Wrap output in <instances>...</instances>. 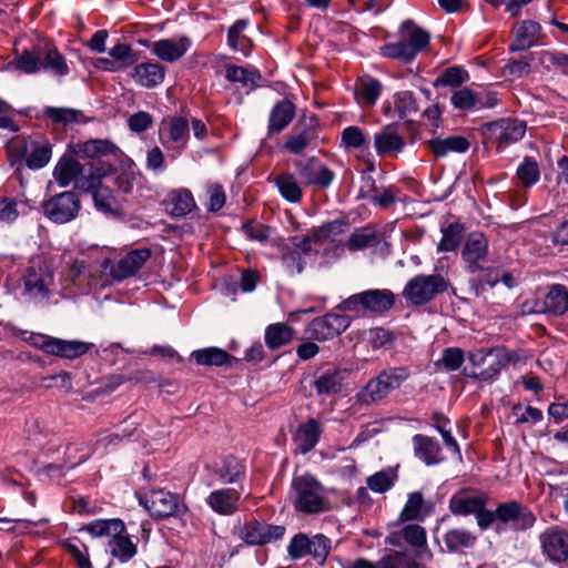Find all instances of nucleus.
Returning <instances> with one entry per match:
<instances>
[{"label": "nucleus", "mask_w": 568, "mask_h": 568, "mask_svg": "<svg viewBox=\"0 0 568 568\" xmlns=\"http://www.w3.org/2000/svg\"><path fill=\"white\" fill-rule=\"evenodd\" d=\"M316 116L301 119L287 135L284 149L292 154H302L317 139Z\"/></svg>", "instance_id": "dca6fc26"}, {"label": "nucleus", "mask_w": 568, "mask_h": 568, "mask_svg": "<svg viewBox=\"0 0 568 568\" xmlns=\"http://www.w3.org/2000/svg\"><path fill=\"white\" fill-rule=\"evenodd\" d=\"M81 210V201L77 193L64 191L42 202L43 215L55 224L73 221Z\"/></svg>", "instance_id": "9b49d317"}, {"label": "nucleus", "mask_w": 568, "mask_h": 568, "mask_svg": "<svg viewBox=\"0 0 568 568\" xmlns=\"http://www.w3.org/2000/svg\"><path fill=\"white\" fill-rule=\"evenodd\" d=\"M347 224L344 221L335 220L323 224L313 232L315 243L334 241V237L345 232Z\"/></svg>", "instance_id": "e2e57ef3"}, {"label": "nucleus", "mask_w": 568, "mask_h": 568, "mask_svg": "<svg viewBox=\"0 0 568 568\" xmlns=\"http://www.w3.org/2000/svg\"><path fill=\"white\" fill-rule=\"evenodd\" d=\"M294 165L306 185L327 189L335 179V173L315 156L306 161H295Z\"/></svg>", "instance_id": "f3484780"}, {"label": "nucleus", "mask_w": 568, "mask_h": 568, "mask_svg": "<svg viewBox=\"0 0 568 568\" xmlns=\"http://www.w3.org/2000/svg\"><path fill=\"white\" fill-rule=\"evenodd\" d=\"M443 236L437 245L438 252L455 251L463 240L464 226L460 223H450L442 229Z\"/></svg>", "instance_id": "864d4df0"}, {"label": "nucleus", "mask_w": 568, "mask_h": 568, "mask_svg": "<svg viewBox=\"0 0 568 568\" xmlns=\"http://www.w3.org/2000/svg\"><path fill=\"white\" fill-rule=\"evenodd\" d=\"M448 286V280L440 274H420L406 283L403 295L413 305L422 306L433 301L438 294L446 292Z\"/></svg>", "instance_id": "6e6552de"}, {"label": "nucleus", "mask_w": 568, "mask_h": 568, "mask_svg": "<svg viewBox=\"0 0 568 568\" xmlns=\"http://www.w3.org/2000/svg\"><path fill=\"white\" fill-rule=\"evenodd\" d=\"M108 549L110 555L121 562L130 561L138 552L136 544L132 541L125 528L109 539Z\"/></svg>", "instance_id": "f704fd0d"}, {"label": "nucleus", "mask_w": 568, "mask_h": 568, "mask_svg": "<svg viewBox=\"0 0 568 568\" xmlns=\"http://www.w3.org/2000/svg\"><path fill=\"white\" fill-rule=\"evenodd\" d=\"M490 353V357H494V361L488 365V367L479 372L471 371L469 373H465L466 376L481 382H493L498 377L501 369L510 362L518 361V355L515 352H510L505 346L491 347Z\"/></svg>", "instance_id": "aec40b11"}, {"label": "nucleus", "mask_w": 568, "mask_h": 568, "mask_svg": "<svg viewBox=\"0 0 568 568\" xmlns=\"http://www.w3.org/2000/svg\"><path fill=\"white\" fill-rule=\"evenodd\" d=\"M274 183L283 199L290 203H300L303 197L302 187L293 173L285 172L274 179Z\"/></svg>", "instance_id": "79ce46f5"}, {"label": "nucleus", "mask_w": 568, "mask_h": 568, "mask_svg": "<svg viewBox=\"0 0 568 568\" xmlns=\"http://www.w3.org/2000/svg\"><path fill=\"white\" fill-rule=\"evenodd\" d=\"M498 524L514 531L531 529L536 521V515L527 506L517 500L500 503L497 505Z\"/></svg>", "instance_id": "ddd939ff"}, {"label": "nucleus", "mask_w": 568, "mask_h": 568, "mask_svg": "<svg viewBox=\"0 0 568 568\" xmlns=\"http://www.w3.org/2000/svg\"><path fill=\"white\" fill-rule=\"evenodd\" d=\"M331 551V539L323 534L308 537L305 534H296L287 546V552L292 559H301L311 556L322 566Z\"/></svg>", "instance_id": "9d476101"}, {"label": "nucleus", "mask_w": 568, "mask_h": 568, "mask_svg": "<svg viewBox=\"0 0 568 568\" xmlns=\"http://www.w3.org/2000/svg\"><path fill=\"white\" fill-rule=\"evenodd\" d=\"M344 376L339 369H327L315 381L314 387L318 395H333L341 392Z\"/></svg>", "instance_id": "a18cd8bd"}, {"label": "nucleus", "mask_w": 568, "mask_h": 568, "mask_svg": "<svg viewBox=\"0 0 568 568\" xmlns=\"http://www.w3.org/2000/svg\"><path fill=\"white\" fill-rule=\"evenodd\" d=\"M92 195L97 210L104 213H111L115 210L116 200L113 191L109 186L102 184L92 192Z\"/></svg>", "instance_id": "69168bd1"}, {"label": "nucleus", "mask_w": 568, "mask_h": 568, "mask_svg": "<svg viewBox=\"0 0 568 568\" xmlns=\"http://www.w3.org/2000/svg\"><path fill=\"white\" fill-rule=\"evenodd\" d=\"M197 365L203 366H223L230 363L231 355L224 349L217 347H206L192 353Z\"/></svg>", "instance_id": "8fccbe9b"}, {"label": "nucleus", "mask_w": 568, "mask_h": 568, "mask_svg": "<svg viewBox=\"0 0 568 568\" xmlns=\"http://www.w3.org/2000/svg\"><path fill=\"white\" fill-rule=\"evenodd\" d=\"M395 294L387 288H374L356 293L344 300L337 308L346 312H367L382 315L393 308Z\"/></svg>", "instance_id": "0eeeda50"}, {"label": "nucleus", "mask_w": 568, "mask_h": 568, "mask_svg": "<svg viewBox=\"0 0 568 568\" xmlns=\"http://www.w3.org/2000/svg\"><path fill=\"white\" fill-rule=\"evenodd\" d=\"M465 362V353L459 347H447L443 351L442 357L437 365L446 372H455L459 369Z\"/></svg>", "instance_id": "680f3d73"}, {"label": "nucleus", "mask_w": 568, "mask_h": 568, "mask_svg": "<svg viewBox=\"0 0 568 568\" xmlns=\"http://www.w3.org/2000/svg\"><path fill=\"white\" fill-rule=\"evenodd\" d=\"M394 106L400 119H406L418 111V103L412 91H400L395 93Z\"/></svg>", "instance_id": "13d9d810"}, {"label": "nucleus", "mask_w": 568, "mask_h": 568, "mask_svg": "<svg viewBox=\"0 0 568 568\" xmlns=\"http://www.w3.org/2000/svg\"><path fill=\"white\" fill-rule=\"evenodd\" d=\"M415 456L427 466L439 464L444 457L439 443L428 436L417 434L413 437Z\"/></svg>", "instance_id": "cd10ccee"}, {"label": "nucleus", "mask_w": 568, "mask_h": 568, "mask_svg": "<svg viewBox=\"0 0 568 568\" xmlns=\"http://www.w3.org/2000/svg\"><path fill=\"white\" fill-rule=\"evenodd\" d=\"M409 377L410 371L407 367L385 368L357 393V400L364 405L378 403L399 388Z\"/></svg>", "instance_id": "39448f33"}, {"label": "nucleus", "mask_w": 568, "mask_h": 568, "mask_svg": "<svg viewBox=\"0 0 568 568\" xmlns=\"http://www.w3.org/2000/svg\"><path fill=\"white\" fill-rule=\"evenodd\" d=\"M382 568H418L416 560L408 554L393 551L381 559Z\"/></svg>", "instance_id": "774afa93"}, {"label": "nucleus", "mask_w": 568, "mask_h": 568, "mask_svg": "<svg viewBox=\"0 0 568 568\" xmlns=\"http://www.w3.org/2000/svg\"><path fill=\"white\" fill-rule=\"evenodd\" d=\"M377 242V233L373 226L366 225L355 229L349 235L346 247L351 252L362 251L368 247H374Z\"/></svg>", "instance_id": "de8ad7c7"}, {"label": "nucleus", "mask_w": 568, "mask_h": 568, "mask_svg": "<svg viewBox=\"0 0 568 568\" xmlns=\"http://www.w3.org/2000/svg\"><path fill=\"white\" fill-rule=\"evenodd\" d=\"M450 103L457 110L469 111L493 108L496 104V99L489 98V101H484L481 93L464 87L452 93Z\"/></svg>", "instance_id": "393cba45"}, {"label": "nucleus", "mask_w": 568, "mask_h": 568, "mask_svg": "<svg viewBox=\"0 0 568 568\" xmlns=\"http://www.w3.org/2000/svg\"><path fill=\"white\" fill-rule=\"evenodd\" d=\"M8 151L16 161L24 159L31 170L44 168L52 156L51 144L40 135L17 136L10 142Z\"/></svg>", "instance_id": "423d86ee"}, {"label": "nucleus", "mask_w": 568, "mask_h": 568, "mask_svg": "<svg viewBox=\"0 0 568 568\" xmlns=\"http://www.w3.org/2000/svg\"><path fill=\"white\" fill-rule=\"evenodd\" d=\"M429 33L408 19L399 26L398 40L385 43L381 52L386 58L410 63L429 45Z\"/></svg>", "instance_id": "20e7f679"}, {"label": "nucleus", "mask_w": 568, "mask_h": 568, "mask_svg": "<svg viewBox=\"0 0 568 568\" xmlns=\"http://www.w3.org/2000/svg\"><path fill=\"white\" fill-rule=\"evenodd\" d=\"M168 205L172 215L184 216L195 207V201L191 191L179 189L169 193Z\"/></svg>", "instance_id": "37998d69"}, {"label": "nucleus", "mask_w": 568, "mask_h": 568, "mask_svg": "<svg viewBox=\"0 0 568 568\" xmlns=\"http://www.w3.org/2000/svg\"><path fill=\"white\" fill-rule=\"evenodd\" d=\"M78 148V153L88 158L104 156L116 151V146L111 141L100 139L89 140Z\"/></svg>", "instance_id": "4d7b16f0"}, {"label": "nucleus", "mask_w": 568, "mask_h": 568, "mask_svg": "<svg viewBox=\"0 0 568 568\" xmlns=\"http://www.w3.org/2000/svg\"><path fill=\"white\" fill-rule=\"evenodd\" d=\"M241 491L235 488H220L206 497V505L217 515L231 516L239 509Z\"/></svg>", "instance_id": "4be33fe9"}, {"label": "nucleus", "mask_w": 568, "mask_h": 568, "mask_svg": "<svg viewBox=\"0 0 568 568\" xmlns=\"http://www.w3.org/2000/svg\"><path fill=\"white\" fill-rule=\"evenodd\" d=\"M41 70L57 77H64L70 71L64 57L57 49H49L43 59L41 58Z\"/></svg>", "instance_id": "6e6d98bb"}, {"label": "nucleus", "mask_w": 568, "mask_h": 568, "mask_svg": "<svg viewBox=\"0 0 568 568\" xmlns=\"http://www.w3.org/2000/svg\"><path fill=\"white\" fill-rule=\"evenodd\" d=\"M284 534V526L251 521L243 526L240 536L250 546H261L282 539Z\"/></svg>", "instance_id": "a211bd4d"}, {"label": "nucleus", "mask_w": 568, "mask_h": 568, "mask_svg": "<svg viewBox=\"0 0 568 568\" xmlns=\"http://www.w3.org/2000/svg\"><path fill=\"white\" fill-rule=\"evenodd\" d=\"M250 26L248 19H240L235 21L227 30V44L234 50L247 55L252 49V40L244 34Z\"/></svg>", "instance_id": "58836bf2"}, {"label": "nucleus", "mask_w": 568, "mask_h": 568, "mask_svg": "<svg viewBox=\"0 0 568 568\" xmlns=\"http://www.w3.org/2000/svg\"><path fill=\"white\" fill-rule=\"evenodd\" d=\"M290 499L294 509L305 515H317L329 508L325 487L310 474L292 479Z\"/></svg>", "instance_id": "7ed1b4c3"}, {"label": "nucleus", "mask_w": 568, "mask_h": 568, "mask_svg": "<svg viewBox=\"0 0 568 568\" xmlns=\"http://www.w3.org/2000/svg\"><path fill=\"white\" fill-rule=\"evenodd\" d=\"M425 501L422 493L414 491L408 498L399 514L400 521L422 520L424 518Z\"/></svg>", "instance_id": "603ef678"}, {"label": "nucleus", "mask_w": 568, "mask_h": 568, "mask_svg": "<svg viewBox=\"0 0 568 568\" xmlns=\"http://www.w3.org/2000/svg\"><path fill=\"white\" fill-rule=\"evenodd\" d=\"M486 495H470L466 491H458L449 499V510L457 516H469L477 514L481 507L487 505Z\"/></svg>", "instance_id": "bb28decb"}, {"label": "nucleus", "mask_w": 568, "mask_h": 568, "mask_svg": "<svg viewBox=\"0 0 568 568\" xmlns=\"http://www.w3.org/2000/svg\"><path fill=\"white\" fill-rule=\"evenodd\" d=\"M190 122L184 116L163 119L159 125V141L172 159L179 158L187 148Z\"/></svg>", "instance_id": "1a4fd4ad"}, {"label": "nucleus", "mask_w": 568, "mask_h": 568, "mask_svg": "<svg viewBox=\"0 0 568 568\" xmlns=\"http://www.w3.org/2000/svg\"><path fill=\"white\" fill-rule=\"evenodd\" d=\"M105 178L106 170L101 164L93 162L84 163L74 186L79 191L92 193L103 184Z\"/></svg>", "instance_id": "7c9ffc66"}, {"label": "nucleus", "mask_w": 568, "mask_h": 568, "mask_svg": "<svg viewBox=\"0 0 568 568\" xmlns=\"http://www.w3.org/2000/svg\"><path fill=\"white\" fill-rule=\"evenodd\" d=\"M488 255V240L483 233L468 235L462 250V258L466 270L473 275L469 280L470 288L479 295L486 285L495 286L499 282V270L486 265Z\"/></svg>", "instance_id": "f257e3e1"}, {"label": "nucleus", "mask_w": 568, "mask_h": 568, "mask_svg": "<svg viewBox=\"0 0 568 568\" xmlns=\"http://www.w3.org/2000/svg\"><path fill=\"white\" fill-rule=\"evenodd\" d=\"M540 63L547 69H559L568 74V54L558 51H542L539 54Z\"/></svg>", "instance_id": "338daca9"}, {"label": "nucleus", "mask_w": 568, "mask_h": 568, "mask_svg": "<svg viewBox=\"0 0 568 568\" xmlns=\"http://www.w3.org/2000/svg\"><path fill=\"white\" fill-rule=\"evenodd\" d=\"M540 551L544 558L554 564L568 562V528L554 525L540 532Z\"/></svg>", "instance_id": "f8f14e48"}, {"label": "nucleus", "mask_w": 568, "mask_h": 568, "mask_svg": "<svg viewBox=\"0 0 568 568\" xmlns=\"http://www.w3.org/2000/svg\"><path fill=\"white\" fill-rule=\"evenodd\" d=\"M526 132V125L519 120H501L494 124V134L499 146L515 143L523 139Z\"/></svg>", "instance_id": "473e14b6"}, {"label": "nucleus", "mask_w": 568, "mask_h": 568, "mask_svg": "<svg viewBox=\"0 0 568 568\" xmlns=\"http://www.w3.org/2000/svg\"><path fill=\"white\" fill-rule=\"evenodd\" d=\"M213 474L220 483L233 484L245 475V466L242 460L227 456L222 459L221 464L214 467Z\"/></svg>", "instance_id": "e433bc0d"}, {"label": "nucleus", "mask_w": 568, "mask_h": 568, "mask_svg": "<svg viewBox=\"0 0 568 568\" xmlns=\"http://www.w3.org/2000/svg\"><path fill=\"white\" fill-rule=\"evenodd\" d=\"M281 262L284 268L291 274H300L303 272L305 266V260L301 255V252L291 247L285 246L282 250Z\"/></svg>", "instance_id": "0e129e2a"}, {"label": "nucleus", "mask_w": 568, "mask_h": 568, "mask_svg": "<svg viewBox=\"0 0 568 568\" xmlns=\"http://www.w3.org/2000/svg\"><path fill=\"white\" fill-rule=\"evenodd\" d=\"M82 164L71 155H63L59 159L53 169V178L59 186L67 187L77 183L81 174Z\"/></svg>", "instance_id": "2f4dec72"}, {"label": "nucleus", "mask_w": 568, "mask_h": 568, "mask_svg": "<svg viewBox=\"0 0 568 568\" xmlns=\"http://www.w3.org/2000/svg\"><path fill=\"white\" fill-rule=\"evenodd\" d=\"M295 114L296 106L292 101L283 99L276 102L270 112L267 136L284 131L292 123Z\"/></svg>", "instance_id": "b1692460"}, {"label": "nucleus", "mask_w": 568, "mask_h": 568, "mask_svg": "<svg viewBox=\"0 0 568 568\" xmlns=\"http://www.w3.org/2000/svg\"><path fill=\"white\" fill-rule=\"evenodd\" d=\"M192 41L186 36L160 39L150 45V51L164 62L173 63L180 60L191 48Z\"/></svg>", "instance_id": "6ab92c4d"}, {"label": "nucleus", "mask_w": 568, "mask_h": 568, "mask_svg": "<svg viewBox=\"0 0 568 568\" xmlns=\"http://www.w3.org/2000/svg\"><path fill=\"white\" fill-rule=\"evenodd\" d=\"M225 78L231 82L240 83L247 91L258 87L262 75L256 68L229 65L225 71Z\"/></svg>", "instance_id": "4c0bfd02"}, {"label": "nucleus", "mask_w": 568, "mask_h": 568, "mask_svg": "<svg viewBox=\"0 0 568 568\" xmlns=\"http://www.w3.org/2000/svg\"><path fill=\"white\" fill-rule=\"evenodd\" d=\"M516 175L524 186H532L539 180V166L535 160L530 158H525L524 161L518 166Z\"/></svg>", "instance_id": "052dcab7"}, {"label": "nucleus", "mask_w": 568, "mask_h": 568, "mask_svg": "<svg viewBox=\"0 0 568 568\" xmlns=\"http://www.w3.org/2000/svg\"><path fill=\"white\" fill-rule=\"evenodd\" d=\"M43 114L54 123L70 124L88 122L82 111L71 108L47 106Z\"/></svg>", "instance_id": "3c124183"}, {"label": "nucleus", "mask_w": 568, "mask_h": 568, "mask_svg": "<svg viewBox=\"0 0 568 568\" xmlns=\"http://www.w3.org/2000/svg\"><path fill=\"white\" fill-rule=\"evenodd\" d=\"M477 536L464 528H454L444 535V542L449 552H458L471 548L476 544Z\"/></svg>", "instance_id": "c03bdc74"}, {"label": "nucleus", "mask_w": 568, "mask_h": 568, "mask_svg": "<svg viewBox=\"0 0 568 568\" xmlns=\"http://www.w3.org/2000/svg\"><path fill=\"white\" fill-rule=\"evenodd\" d=\"M294 331L285 323L270 324L265 328L264 339L271 351L287 345L293 339Z\"/></svg>", "instance_id": "a19ab883"}, {"label": "nucleus", "mask_w": 568, "mask_h": 568, "mask_svg": "<svg viewBox=\"0 0 568 568\" xmlns=\"http://www.w3.org/2000/svg\"><path fill=\"white\" fill-rule=\"evenodd\" d=\"M351 325V317L344 314L327 313L314 318L308 327V335L317 341H328L342 334Z\"/></svg>", "instance_id": "2eb2a0df"}, {"label": "nucleus", "mask_w": 568, "mask_h": 568, "mask_svg": "<svg viewBox=\"0 0 568 568\" xmlns=\"http://www.w3.org/2000/svg\"><path fill=\"white\" fill-rule=\"evenodd\" d=\"M397 479V475L392 469H385L375 473L366 480L367 487L374 493H385L389 490Z\"/></svg>", "instance_id": "bf43d9fd"}, {"label": "nucleus", "mask_w": 568, "mask_h": 568, "mask_svg": "<svg viewBox=\"0 0 568 568\" xmlns=\"http://www.w3.org/2000/svg\"><path fill=\"white\" fill-rule=\"evenodd\" d=\"M21 295L29 302L48 305L57 292L55 275L52 264L42 255L30 260L22 271Z\"/></svg>", "instance_id": "f03ea898"}, {"label": "nucleus", "mask_w": 568, "mask_h": 568, "mask_svg": "<svg viewBox=\"0 0 568 568\" xmlns=\"http://www.w3.org/2000/svg\"><path fill=\"white\" fill-rule=\"evenodd\" d=\"M428 148L436 158H444L453 152L465 153L469 149V142L462 135L435 138L428 141Z\"/></svg>", "instance_id": "c9c22d12"}, {"label": "nucleus", "mask_w": 568, "mask_h": 568, "mask_svg": "<svg viewBox=\"0 0 568 568\" xmlns=\"http://www.w3.org/2000/svg\"><path fill=\"white\" fill-rule=\"evenodd\" d=\"M514 41L509 45L511 52L524 51L538 44L541 37V27L532 20H524L514 30Z\"/></svg>", "instance_id": "5701e85b"}, {"label": "nucleus", "mask_w": 568, "mask_h": 568, "mask_svg": "<svg viewBox=\"0 0 568 568\" xmlns=\"http://www.w3.org/2000/svg\"><path fill=\"white\" fill-rule=\"evenodd\" d=\"M165 68L159 62H142L131 71V78L140 87L153 89L164 81Z\"/></svg>", "instance_id": "a878e982"}, {"label": "nucleus", "mask_w": 568, "mask_h": 568, "mask_svg": "<svg viewBox=\"0 0 568 568\" xmlns=\"http://www.w3.org/2000/svg\"><path fill=\"white\" fill-rule=\"evenodd\" d=\"M321 434V425L315 418L301 424L293 437L298 452L302 454L311 452L317 445Z\"/></svg>", "instance_id": "c756f323"}, {"label": "nucleus", "mask_w": 568, "mask_h": 568, "mask_svg": "<svg viewBox=\"0 0 568 568\" xmlns=\"http://www.w3.org/2000/svg\"><path fill=\"white\" fill-rule=\"evenodd\" d=\"M91 347L90 343L53 337L49 344L48 354L65 359H75L87 354Z\"/></svg>", "instance_id": "c85d7f7f"}, {"label": "nucleus", "mask_w": 568, "mask_h": 568, "mask_svg": "<svg viewBox=\"0 0 568 568\" xmlns=\"http://www.w3.org/2000/svg\"><path fill=\"white\" fill-rule=\"evenodd\" d=\"M382 93V83L377 79H365L357 84L355 98L363 108L373 106Z\"/></svg>", "instance_id": "49530a36"}, {"label": "nucleus", "mask_w": 568, "mask_h": 568, "mask_svg": "<svg viewBox=\"0 0 568 568\" xmlns=\"http://www.w3.org/2000/svg\"><path fill=\"white\" fill-rule=\"evenodd\" d=\"M375 150L378 154H387L392 152H400L405 145L403 138L396 133L390 125L386 126L382 132L374 136Z\"/></svg>", "instance_id": "ea45409f"}, {"label": "nucleus", "mask_w": 568, "mask_h": 568, "mask_svg": "<svg viewBox=\"0 0 568 568\" xmlns=\"http://www.w3.org/2000/svg\"><path fill=\"white\" fill-rule=\"evenodd\" d=\"M143 505L153 517L166 518L176 513L178 497L170 491L156 489L145 496Z\"/></svg>", "instance_id": "412c9836"}, {"label": "nucleus", "mask_w": 568, "mask_h": 568, "mask_svg": "<svg viewBox=\"0 0 568 568\" xmlns=\"http://www.w3.org/2000/svg\"><path fill=\"white\" fill-rule=\"evenodd\" d=\"M151 257L149 248H136L130 251L125 256L113 263L110 258H103L101 267L113 281L120 282L130 276H133Z\"/></svg>", "instance_id": "4468645a"}, {"label": "nucleus", "mask_w": 568, "mask_h": 568, "mask_svg": "<svg viewBox=\"0 0 568 568\" xmlns=\"http://www.w3.org/2000/svg\"><path fill=\"white\" fill-rule=\"evenodd\" d=\"M469 75L462 67H450L445 69L433 82L435 88L453 87L458 88L468 80Z\"/></svg>", "instance_id": "5fc2aeb1"}, {"label": "nucleus", "mask_w": 568, "mask_h": 568, "mask_svg": "<svg viewBox=\"0 0 568 568\" xmlns=\"http://www.w3.org/2000/svg\"><path fill=\"white\" fill-rule=\"evenodd\" d=\"M124 523L121 519H97L87 524L82 530L88 531L93 537H109L111 539L115 534L122 532Z\"/></svg>", "instance_id": "09e8293b"}, {"label": "nucleus", "mask_w": 568, "mask_h": 568, "mask_svg": "<svg viewBox=\"0 0 568 568\" xmlns=\"http://www.w3.org/2000/svg\"><path fill=\"white\" fill-rule=\"evenodd\" d=\"M544 311L560 316L568 311V287L562 284H551L544 297Z\"/></svg>", "instance_id": "72a5a7b5"}]
</instances>
